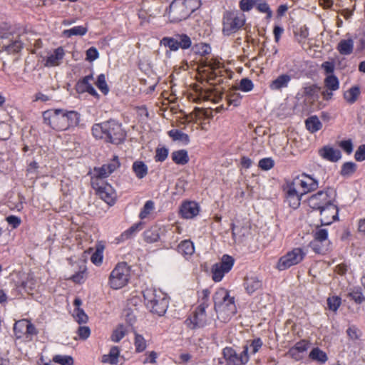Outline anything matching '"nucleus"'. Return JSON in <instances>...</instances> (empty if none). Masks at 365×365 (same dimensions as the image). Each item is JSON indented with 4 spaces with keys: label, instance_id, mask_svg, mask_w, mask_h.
Returning <instances> with one entry per match:
<instances>
[{
    "label": "nucleus",
    "instance_id": "nucleus-54",
    "mask_svg": "<svg viewBox=\"0 0 365 365\" xmlns=\"http://www.w3.org/2000/svg\"><path fill=\"white\" fill-rule=\"evenodd\" d=\"M73 317L78 324L86 323L88 321V316L81 308H76L73 312Z\"/></svg>",
    "mask_w": 365,
    "mask_h": 365
},
{
    "label": "nucleus",
    "instance_id": "nucleus-56",
    "mask_svg": "<svg viewBox=\"0 0 365 365\" xmlns=\"http://www.w3.org/2000/svg\"><path fill=\"white\" fill-rule=\"evenodd\" d=\"M249 351L252 354H256L262 346V341L259 338L255 339L252 341L250 344L248 346Z\"/></svg>",
    "mask_w": 365,
    "mask_h": 365
},
{
    "label": "nucleus",
    "instance_id": "nucleus-45",
    "mask_svg": "<svg viewBox=\"0 0 365 365\" xmlns=\"http://www.w3.org/2000/svg\"><path fill=\"white\" fill-rule=\"evenodd\" d=\"M125 327L123 325H119L113 330L110 339L113 342H118L125 336Z\"/></svg>",
    "mask_w": 365,
    "mask_h": 365
},
{
    "label": "nucleus",
    "instance_id": "nucleus-1",
    "mask_svg": "<svg viewBox=\"0 0 365 365\" xmlns=\"http://www.w3.org/2000/svg\"><path fill=\"white\" fill-rule=\"evenodd\" d=\"M92 133L95 138L103 139L113 144L122 143L125 138V133L121 125L114 120L94 125Z\"/></svg>",
    "mask_w": 365,
    "mask_h": 365
},
{
    "label": "nucleus",
    "instance_id": "nucleus-37",
    "mask_svg": "<svg viewBox=\"0 0 365 365\" xmlns=\"http://www.w3.org/2000/svg\"><path fill=\"white\" fill-rule=\"evenodd\" d=\"M322 126V123L315 115L309 118L306 120V127L312 133H314L320 130Z\"/></svg>",
    "mask_w": 365,
    "mask_h": 365
},
{
    "label": "nucleus",
    "instance_id": "nucleus-24",
    "mask_svg": "<svg viewBox=\"0 0 365 365\" xmlns=\"http://www.w3.org/2000/svg\"><path fill=\"white\" fill-rule=\"evenodd\" d=\"M65 55L64 50L62 47H58L53 51V53L49 54L46 58V66H58Z\"/></svg>",
    "mask_w": 365,
    "mask_h": 365
},
{
    "label": "nucleus",
    "instance_id": "nucleus-8",
    "mask_svg": "<svg viewBox=\"0 0 365 365\" xmlns=\"http://www.w3.org/2000/svg\"><path fill=\"white\" fill-rule=\"evenodd\" d=\"M307 252L301 247H295L282 256L277 264V268L285 270L294 265L299 264L305 257Z\"/></svg>",
    "mask_w": 365,
    "mask_h": 365
},
{
    "label": "nucleus",
    "instance_id": "nucleus-40",
    "mask_svg": "<svg viewBox=\"0 0 365 365\" xmlns=\"http://www.w3.org/2000/svg\"><path fill=\"white\" fill-rule=\"evenodd\" d=\"M175 37L178 40L177 43L179 48L187 49L191 46V39L187 34H175Z\"/></svg>",
    "mask_w": 365,
    "mask_h": 365
},
{
    "label": "nucleus",
    "instance_id": "nucleus-62",
    "mask_svg": "<svg viewBox=\"0 0 365 365\" xmlns=\"http://www.w3.org/2000/svg\"><path fill=\"white\" fill-rule=\"evenodd\" d=\"M99 53L96 48L91 47L86 51V59L90 62H92L98 58Z\"/></svg>",
    "mask_w": 365,
    "mask_h": 365
},
{
    "label": "nucleus",
    "instance_id": "nucleus-14",
    "mask_svg": "<svg viewBox=\"0 0 365 365\" xmlns=\"http://www.w3.org/2000/svg\"><path fill=\"white\" fill-rule=\"evenodd\" d=\"M314 240L311 242L312 249L317 253H324L327 251L329 244L328 231L327 229H318L314 234Z\"/></svg>",
    "mask_w": 365,
    "mask_h": 365
},
{
    "label": "nucleus",
    "instance_id": "nucleus-28",
    "mask_svg": "<svg viewBox=\"0 0 365 365\" xmlns=\"http://www.w3.org/2000/svg\"><path fill=\"white\" fill-rule=\"evenodd\" d=\"M120 349L117 346H113L110 348L108 354H104L102 356V362L109 364H117L118 363V357L120 356Z\"/></svg>",
    "mask_w": 365,
    "mask_h": 365
},
{
    "label": "nucleus",
    "instance_id": "nucleus-17",
    "mask_svg": "<svg viewBox=\"0 0 365 365\" xmlns=\"http://www.w3.org/2000/svg\"><path fill=\"white\" fill-rule=\"evenodd\" d=\"M97 190L100 197L110 205L115 203L116 200V193L113 188L108 184H103L101 185L98 183V186L93 187Z\"/></svg>",
    "mask_w": 365,
    "mask_h": 365
},
{
    "label": "nucleus",
    "instance_id": "nucleus-12",
    "mask_svg": "<svg viewBox=\"0 0 365 365\" xmlns=\"http://www.w3.org/2000/svg\"><path fill=\"white\" fill-rule=\"evenodd\" d=\"M234 259L229 255H223L221 262L212 266V279L215 282H220L225 274L229 272L234 264Z\"/></svg>",
    "mask_w": 365,
    "mask_h": 365
},
{
    "label": "nucleus",
    "instance_id": "nucleus-16",
    "mask_svg": "<svg viewBox=\"0 0 365 365\" xmlns=\"http://www.w3.org/2000/svg\"><path fill=\"white\" fill-rule=\"evenodd\" d=\"M320 221L323 225H331L338 219V207L333 202L320 211Z\"/></svg>",
    "mask_w": 365,
    "mask_h": 365
},
{
    "label": "nucleus",
    "instance_id": "nucleus-50",
    "mask_svg": "<svg viewBox=\"0 0 365 365\" xmlns=\"http://www.w3.org/2000/svg\"><path fill=\"white\" fill-rule=\"evenodd\" d=\"M155 208L154 202L152 200H148L145 202L142 209L139 217L141 219L145 218L148 215H150Z\"/></svg>",
    "mask_w": 365,
    "mask_h": 365
},
{
    "label": "nucleus",
    "instance_id": "nucleus-9",
    "mask_svg": "<svg viewBox=\"0 0 365 365\" xmlns=\"http://www.w3.org/2000/svg\"><path fill=\"white\" fill-rule=\"evenodd\" d=\"M244 14L236 12H227L223 19L222 31L225 35L237 31L245 24Z\"/></svg>",
    "mask_w": 365,
    "mask_h": 365
},
{
    "label": "nucleus",
    "instance_id": "nucleus-35",
    "mask_svg": "<svg viewBox=\"0 0 365 365\" xmlns=\"http://www.w3.org/2000/svg\"><path fill=\"white\" fill-rule=\"evenodd\" d=\"M168 135L175 141L182 144H187L190 141L189 136L178 129H173L168 132Z\"/></svg>",
    "mask_w": 365,
    "mask_h": 365
},
{
    "label": "nucleus",
    "instance_id": "nucleus-29",
    "mask_svg": "<svg viewBox=\"0 0 365 365\" xmlns=\"http://www.w3.org/2000/svg\"><path fill=\"white\" fill-rule=\"evenodd\" d=\"M161 230V227L157 225L146 230L143 233L144 240L148 243H153L158 241Z\"/></svg>",
    "mask_w": 365,
    "mask_h": 365
},
{
    "label": "nucleus",
    "instance_id": "nucleus-10",
    "mask_svg": "<svg viewBox=\"0 0 365 365\" xmlns=\"http://www.w3.org/2000/svg\"><path fill=\"white\" fill-rule=\"evenodd\" d=\"M334 192L331 190L319 191L308 199V205L313 210H321L333 202Z\"/></svg>",
    "mask_w": 365,
    "mask_h": 365
},
{
    "label": "nucleus",
    "instance_id": "nucleus-46",
    "mask_svg": "<svg viewBox=\"0 0 365 365\" xmlns=\"http://www.w3.org/2000/svg\"><path fill=\"white\" fill-rule=\"evenodd\" d=\"M141 228L140 224H134L129 229L123 232L120 235L121 240H126L132 237Z\"/></svg>",
    "mask_w": 365,
    "mask_h": 365
},
{
    "label": "nucleus",
    "instance_id": "nucleus-49",
    "mask_svg": "<svg viewBox=\"0 0 365 365\" xmlns=\"http://www.w3.org/2000/svg\"><path fill=\"white\" fill-rule=\"evenodd\" d=\"M348 296L357 304H361L365 301V297L360 289L352 290L348 294Z\"/></svg>",
    "mask_w": 365,
    "mask_h": 365
},
{
    "label": "nucleus",
    "instance_id": "nucleus-2",
    "mask_svg": "<svg viewBox=\"0 0 365 365\" xmlns=\"http://www.w3.org/2000/svg\"><path fill=\"white\" fill-rule=\"evenodd\" d=\"M215 310L217 317L222 322H227L236 313L237 308L235 298L230 297L229 292L220 288L216 291L213 296Z\"/></svg>",
    "mask_w": 365,
    "mask_h": 365
},
{
    "label": "nucleus",
    "instance_id": "nucleus-34",
    "mask_svg": "<svg viewBox=\"0 0 365 365\" xmlns=\"http://www.w3.org/2000/svg\"><path fill=\"white\" fill-rule=\"evenodd\" d=\"M359 95V88L358 86H353L344 93V98L348 103L353 104L357 101Z\"/></svg>",
    "mask_w": 365,
    "mask_h": 365
},
{
    "label": "nucleus",
    "instance_id": "nucleus-23",
    "mask_svg": "<svg viewBox=\"0 0 365 365\" xmlns=\"http://www.w3.org/2000/svg\"><path fill=\"white\" fill-rule=\"evenodd\" d=\"M262 286V281L255 276L247 277L245 279L244 287L249 294H252L259 290Z\"/></svg>",
    "mask_w": 365,
    "mask_h": 365
},
{
    "label": "nucleus",
    "instance_id": "nucleus-20",
    "mask_svg": "<svg viewBox=\"0 0 365 365\" xmlns=\"http://www.w3.org/2000/svg\"><path fill=\"white\" fill-rule=\"evenodd\" d=\"M302 195H303L292 185V183L287 186V201L292 208L296 209L299 206L301 197Z\"/></svg>",
    "mask_w": 365,
    "mask_h": 365
},
{
    "label": "nucleus",
    "instance_id": "nucleus-41",
    "mask_svg": "<svg viewBox=\"0 0 365 365\" xmlns=\"http://www.w3.org/2000/svg\"><path fill=\"white\" fill-rule=\"evenodd\" d=\"M86 27L78 26H75L72 29L63 31V34L66 37H71L72 36H83L86 34Z\"/></svg>",
    "mask_w": 365,
    "mask_h": 365
},
{
    "label": "nucleus",
    "instance_id": "nucleus-61",
    "mask_svg": "<svg viewBox=\"0 0 365 365\" xmlns=\"http://www.w3.org/2000/svg\"><path fill=\"white\" fill-rule=\"evenodd\" d=\"M38 333L36 327L28 320V326L26 332V341H31L33 336L36 335Z\"/></svg>",
    "mask_w": 365,
    "mask_h": 365
},
{
    "label": "nucleus",
    "instance_id": "nucleus-11",
    "mask_svg": "<svg viewBox=\"0 0 365 365\" xmlns=\"http://www.w3.org/2000/svg\"><path fill=\"white\" fill-rule=\"evenodd\" d=\"M249 348L244 346L243 351L238 355L231 347H225L222 350L223 357L227 362V365H243L249 361Z\"/></svg>",
    "mask_w": 365,
    "mask_h": 365
},
{
    "label": "nucleus",
    "instance_id": "nucleus-39",
    "mask_svg": "<svg viewBox=\"0 0 365 365\" xmlns=\"http://www.w3.org/2000/svg\"><path fill=\"white\" fill-rule=\"evenodd\" d=\"M325 87L330 91H336L339 89V83L338 78L333 74L327 75L324 81Z\"/></svg>",
    "mask_w": 365,
    "mask_h": 365
},
{
    "label": "nucleus",
    "instance_id": "nucleus-6",
    "mask_svg": "<svg viewBox=\"0 0 365 365\" xmlns=\"http://www.w3.org/2000/svg\"><path fill=\"white\" fill-rule=\"evenodd\" d=\"M145 304L153 314L163 316L168 307V299L166 294L161 291L146 289L143 292Z\"/></svg>",
    "mask_w": 365,
    "mask_h": 365
},
{
    "label": "nucleus",
    "instance_id": "nucleus-52",
    "mask_svg": "<svg viewBox=\"0 0 365 365\" xmlns=\"http://www.w3.org/2000/svg\"><path fill=\"white\" fill-rule=\"evenodd\" d=\"M192 50L195 53L203 56L210 53L211 48L207 44L200 43L195 45L192 47Z\"/></svg>",
    "mask_w": 365,
    "mask_h": 365
},
{
    "label": "nucleus",
    "instance_id": "nucleus-57",
    "mask_svg": "<svg viewBox=\"0 0 365 365\" xmlns=\"http://www.w3.org/2000/svg\"><path fill=\"white\" fill-rule=\"evenodd\" d=\"M339 146L347 154H351L353 151V143L351 140H341L338 143Z\"/></svg>",
    "mask_w": 365,
    "mask_h": 365
},
{
    "label": "nucleus",
    "instance_id": "nucleus-30",
    "mask_svg": "<svg viewBox=\"0 0 365 365\" xmlns=\"http://www.w3.org/2000/svg\"><path fill=\"white\" fill-rule=\"evenodd\" d=\"M27 326H28V320L27 319H21V320L16 322L14 324V335L17 339H24L25 340Z\"/></svg>",
    "mask_w": 365,
    "mask_h": 365
},
{
    "label": "nucleus",
    "instance_id": "nucleus-26",
    "mask_svg": "<svg viewBox=\"0 0 365 365\" xmlns=\"http://www.w3.org/2000/svg\"><path fill=\"white\" fill-rule=\"evenodd\" d=\"M291 81V76L288 74L279 76L270 83L269 88L273 91H278L287 88Z\"/></svg>",
    "mask_w": 365,
    "mask_h": 365
},
{
    "label": "nucleus",
    "instance_id": "nucleus-36",
    "mask_svg": "<svg viewBox=\"0 0 365 365\" xmlns=\"http://www.w3.org/2000/svg\"><path fill=\"white\" fill-rule=\"evenodd\" d=\"M133 170L139 179L143 178L148 174V166L143 161H135L133 165Z\"/></svg>",
    "mask_w": 365,
    "mask_h": 365
},
{
    "label": "nucleus",
    "instance_id": "nucleus-47",
    "mask_svg": "<svg viewBox=\"0 0 365 365\" xmlns=\"http://www.w3.org/2000/svg\"><path fill=\"white\" fill-rule=\"evenodd\" d=\"M135 346L137 352H142L146 349V341L144 337L137 333L135 334Z\"/></svg>",
    "mask_w": 365,
    "mask_h": 365
},
{
    "label": "nucleus",
    "instance_id": "nucleus-43",
    "mask_svg": "<svg viewBox=\"0 0 365 365\" xmlns=\"http://www.w3.org/2000/svg\"><path fill=\"white\" fill-rule=\"evenodd\" d=\"M175 35L173 37H164L160 41V44L165 47H168L171 51H177L179 49Z\"/></svg>",
    "mask_w": 365,
    "mask_h": 365
},
{
    "label": "nucleus",
    "instance_id": "nucleus-18",
    "mask_svg": "<svg viewBox=\"0 0 365 365\" xmlns=\"http://www.w3.org/2000/svg\"><path fill=\"white\" fill-rule=\"evenodd\" d=\"M207 307L208 304L205 303V302H202L197 307L191 319V323L193 324L192 328L201 327L206 324L207 315L205 309Z\"/></svg>",
    "mask_w": 365,
    "mask_h": 365
},
{
    "label": "nucleus",
    "instance_id": "nucleus-4",
    "mask_svg": "<svg viewBox=\"0 0 365 365\" xmlns=\"http://www.w3.org/2000/svg\"><path fill=\"white\" fill-rule=\"evenodd\" d=\"M200 6V0H173L169 6V20L173 23L185 20Z\"/></svg>",
    "mask_w": 365,
    "mask_h": 365
},
{
    "label": "nucleus",
    "instance_id": "nucleus-38",
    "mask_svg": "<svg viewBox=\"0 0 365 365\" xmlns=\"http://www.w3.org/2000/svg\"><path fill=\"white\" fill-rule=\"evenodd\" d=\"M357 165L353 162L344 163L341 169V175L344 178H349L356 170Z\"/></svg>",
    "mask_w": 365,
    "mask_h": 365
},
{
    "label": "nucleus",
    "instance_id": "nucleus-44",
    "mask_svg": "<svg viewBox=\"0 0 365 365\" xmlns=\"http://www.w3.org/2000/svg\"><path fill=\"white\" fill-rule=\"evenodd\" d=\"M53 361L60 365H73L74 363L72 356L61 354L55 355L53 357Z\"/></svg>",
    "mask_w": 365,
    "mask_h": 365
},
{
    "label": "nucleus",
    "instance_id": "nucleus-7",
    "mask_svg": "<svg viewBox=\"0 0 365 365\" xmlns=\"http://www.w3.org/2000/svg\"><path fill=\"white\" fill-rule=\"evenodd\" d=\"M130 275L129 266L125 262L118 263L110 274L108 284L113 289H120L127 284Z\"/></svg>",
    "mask_w": 365,
    "mask_h": 365
},
{
    "label": "nucleus",
    "instance_id": "nucleus-5",
    "mask_svg": "<svg viewBox=\"0 0 365 365\" xmlns=\"http://www.w3.org/2000/svg\"><path fill=\"white\" fill-rule=\"evenodd\" d=\"M32 33L24 32L22 34L5 32L0 35V51L7 53L19 52L24 45L31 43Z\"/></svg>",
    "mask_w": 365,
    "mask_h": 365
},
{
    "label": "nucleus",
    "instance_id": "nucleus-51",
    "mask_svg": "<svg viewBox=\"0 0 365 365\" xmlns=\"http://www.w3.org/2000/svg\"><path fill=\"white\" fill-rule=\"evenodd\" d=\"M257 9L261 13H266L267 19H269L272 16V11L265 1H259L257 4Z\"/></svg>",
    "mask_w": 365,
    "mask_h": 365
},
{
    "label": "nucleus",
    "instance_id": "nucleus-31",
    "mask_svg": "<svg viewBox=\"0 0 365 365\" xmlns=\"http://www.w3.org/2000/svg\"><path fill=\"white\" fill-rule=\"evenodd\" d=\"M354 49V41L351 38L343 39L339 41L337 50L341 55H349Z\"/></svg>",
    "mask_w": 365,
    "mask_h": 365
},
{
    "label": "nucleus",
    "instance_id": "nucleus-25",
    "mask_svg": "<svg viewBox=\"0 0 365 365\" xmlns=\"http://www.w3.org/2000/svg\"><path fill=\"white\" fill-rule=\"evenodd\" d=\"M320 156L327 160H340L341 153L339 149L334 148L330 145H325L319 150Z\"/></svg>",
    "mask_w": 365,
    "mask_h": 365
},
{
    "label": "nucleus",
    "instance_id": "nucleus-3",
    "mask_svg": "<svg viewBox=\"0 0 365 365\" xmlns=\"http://www.w3.org/2000/svg\"><path fill=\"white\" fill-rule=\"evenodd\" d=\"M74 111L64 112L62 110H48L43 113V122L54 130L61 131L68 129L78 119Z\"/></svg>",
    "mask_w": 365,
    "mask_h": 365
},
{
    "label": "nucleus",
    "instance_id": "nucleus-32",
    "mask_svg": "<svg viewBox=\"0 0 365 365\" xmlns=\"http://www.w3.org/2000/svg\"><path fill=\"white\" fill-rule=\"evenodd\" d=\"M309 357L314 361L319 362L320 364H324L328 360V356L327 354L320 349L319 347H315L312 349L309 354Z\"/></svg>",
    "mask_w": 365,
    "mask_h": 365
},
{
    "label": "nucleus",
    "instance_id": "nucleus-13",
    "mask_svg": "<svg viewBox=\"0 0 365 365\" xmlns=\"http://www.w3.org/2000/svg\"><path fill=\"white\" fill-rule=\"evenodd\" d=\"M119 167L118 161L104 164L101 167H95L91 172V185L93 187L98 186V180L108 177L117 168Z\"/></svg>",
    "mask_w": 365,
    "mask_h": 365
},
{
    "label": "nucleus",
    "instance_id": "nucleus-15",
    "mask_svg": "<svg viewBox=\"0 0 365 365\" xmlns=\"http://www.w3.org/2000/svg\"><path fill=\"white\" fill-rule=\"evenodd\" d=\"M292 183L302 195L315 190L318 186L317 180L305 174L295 178Z\"/></svg>",
    "mask_w": 365,
    "mask_h": 365
},
{
    "label": "nucleus",
    "instance_id": "nucleus-63",
    "mask_svg": "<svg viewBox=\"0 0 365 365\" xmlns=\"http://www.w3.org/2000/svg\"><path fill=\"white\" fill-rule=\"evenodd\" d=\"M168 155V149L165 147L156 149L155 160H165Z\"/></svg>",
    "mask_w": 365,
    "mask_h": 365
},
{
    "label": "nucleus",
    "instance_id": "nucleus-60",
    "mask_svg": "<svg viewBox=\"0 0 365 365\" xmlns=\"http://www.w3.org/2000/svg\"><path fill=\"white\" fill-rule=\"evenodd\" d=\"M202 63L203 65V67H207L213 71L220 68V61L212 59V58H211V59L206 58L205 61H202Z\"/></svg>",
    "mask_w": 365,
    "mask_h": 365
},
{
    "label": "nucleus",
    "instance_id": "nucleus-27",
    "mask_svg": "<svg viewBox=\"0 0 365 365\" xmlns=\"http://www.w3.org/2000/svg\"><path fill=\"white\" fill-rule=\"evenodd\" d=\"M232 234L235 242H242L244 238L248 235L249 229L246 226L232 224Z\"/></svg>",
    "mask_w": 365,
    "mask_h": 365
},
{
    "label": "nucleus",
    "instance_id": "nucleus-21",
    "mask_svg": "<svg viewBox=\"0 0 365 365\" xmlns=\"http://www.w3.org/2000/svg\"><path fill=\"white\" fill-rule=\"evenodd\" d=\"M178 252L185 259H188L195 252V246L190 240L181 241L177 247Z\"/></svg>",
    "mask_w": 365,
    "mask_h": 365
},
{
    "label": "nucleus",
    "instance_id": "nucleus-48",
    "mask_svg": "<svg viewBox=\"0 0 365 365\" xmlns=\"http://www.w3.org/2000/svg\"><path fill=\"white\" fill-rule=\"evenodd\" d=\"M93 80V76H86L81 81L76 85V91L78 93H84L87 91L90 81Z\"/></svg>",
    "mask_w": 365,
    "mask_h": 365
},
{
    "label": "nucleus",
    "instance_id": "nucleus-53",
    "mask_svg": "<svg viewBox=\"0 0 365 365\" xmlns=\"http://www.w3.org/2000/svg\"><path fill=\"white\" fill-rule=\"evenodd\" d=\"M96 86L106 95L108 93L109 88L106 83V76L104 74H101L98 76L96 83Z\"/></svg>",
    "mask_w": 365,
    "mask_h": 365
},
{
    "label": "nucleus",
    "instance_id": "nucleus-22",
    "mask_svg": "<svg viewBox=\"0 0 365 365\" xmlns=\"http://www.w3.org/2000/svg\"><path fill=\"white\" fill-rule=\"evenodd\" d=\"M222 93L217 91L216 88H201L199 93V98L200 99L212 101L215 103H217L220 99H222Z\"/></svg>",
    "mask_w": 365,
    "mask_h": 365
},
{
    "label": "nucleus",
    "instance_id": "nucleus-64",
    "mask_svg": "<svg viewBox=\"0 0 365 365\" xmlns=\"http://www.w3.org/2000/svg\"><path fill=\"white\" fill-rule=\"evenodd\" d=\"M187 158L188 155L185 150L175 151L172 154V160H187Z\"/></svg>",
    "mask_w": 365,
    "mask_h": 365
},
{
    "label": "nucleus",
    "instance_id": "nucleus-58",
    "mask_svg": "<svg viewBox=\"0 0 365 365\" xmlns=\"http://www.w3.org/2000/svg\"><path fill=\"white\" fill-rule=\"evenodd\" d=\"M257 0H241L240 6L243 11H248L257 4Z\"/></svg>",
    "mask_w": 365,
    "mask_h": 365
},
{
    "label": "nucleus",
    "instance_id": "nucleus-59",
    "mask_svg": "<svg viewBox=\"0 0 365 365\" xmlns=\"http://www.w3.org/2000/svg\"><path fill=\"white\" fill-rule=\"evenodd\" d=\"M240 89L245 92H248L252 90L253 83L251 80L248 78H243L240 83Z\"/></svg>",
    "mask_w": 365,
    "mask_h": 365
},
{
    "label": "nucleus",
    "instance_id": "nucleus-42",
    "mask_svg": "<svg viewBox=\"0 0 365 365\" xmlns=\"http://www.w3.org/2000/svg\"><path fill=\"white\" fill-rule=\"evenodd\" d=\"M309 342L306 340H302L295 344V345L289 350V355H294V352L303 353L307 350Z\"/></svg>",
    "mask_w": 365,
    "mask_h": 365
},
{
    "label": "nucleus",
    "instance_id": "nucleus-55",
    "mask_svg": "<svg viewBox=\"0 0 365 365\" xmlns=\"http://www.w3.org/2000/svg\"><path fill=\"white\" fill-rule=\"evenodd\" d=\"M329 309L336 312L341 304V299L339 297L333 296L327 299Z\"/></svg>",
    "mask_w": 365,
    "mask_h": 365
},
{
    "label": "nucleus",
    "instance_id": "nucleus-19",
    "mask_svg": "<svg viewBox=\"0 0 365 365\" xmlns=\"http://www.w3.org/2000/svg\"><path fill=\"white\" fill-rule=\"evenodd\" d=\"M200 212L198 204L194 201L184 202L180 207V214L183 218L192 219L196 217Z\"/></svg>",
    "mask_w": 365,
    "mask_h": 365
},
{
    "label": "nucleus",
    "instance_id": "nucleus-33",
    "mask_svg": "<svg viewBox=\"0 0 365 365\" xmlns=\"http://www.w3.org/2000/svg\"><path fill=\"white\" fill-rule=\"evenodd\" d=\"M319 91V87L316 85H311L304 87V94L305 96H307V100L313 103L315 101L318 100Z\"/></svg>",
    "mask_w": 365,
    "mask_h": 365
}]
</instances>
